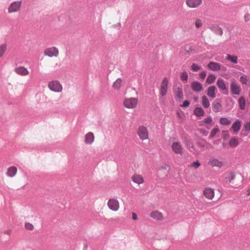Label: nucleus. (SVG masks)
<instances>
[{"label": "nucleus", "mask_w": 250, "mask_h": 250, "mask_svg": "<svg viewBox=\"0 0 250 250\" xmlns=\"http://www.w3.org/2000/svg\"><path fill=\"white\" fill-rule=\"evenodd\" d=\"M138 100L137 98H125L124 100L123 105L127 109H134L137 107Z\"/></svg>", "instance_id": "obj_1"}, {"label": "nucleus", "mask_w": 250, "mask_h": 250, "mask_svg": "<svg viewBox=\"0 0 250 250\" xmlns=\"http://www.w3.org/2000/svg\"><path fill=\"white\" fill-rule=\"evenodd\" d=\"M136 133L142 141L149 138V134L147 128L144 125H140L137 129Z\"/></svg>", "instance_id": "obj_2"}, {"label": "nucleus", "mask_w": 250, "mask_h": 250, "mask_svg": "<svg viewBox=\"0 0 250 250\" xmlns=\"http://www.w3.org/2000/svg\"><path fill=\"white\" fill-rule=\"evenodd\" d=\"M170 166L167 164H163L159 167L157 174L161 178L167 177L169 172Z\"/></svg>", "instance_id": "obj_3"}, {"label": "nucleus", "mask_w": 250, "mask_h": 250, "mask_svg": "<svg viewBox=\"0 0 250 250\" xmlns=\"http://www.w3.org/2000/svg\"><path fill=\"white\" fill-rule=\"evenodd\" d=\"M49 89L55 92H61L62 91V86L60 83L57 80L50 81L48 83Z\"/></svg>", "instance_id": "obj_4"}, {"label": "nucleus", "mask_w": 250, "mask_h": 250, "mask_svg": "<svg viewBox=\"0 0 250 250\" xmlns=\"http://www.w3.org/2000/svg\"><path fill=\"white\" fill-rule=\"evenodd\" d=\"M59 54V49L55 46L47 48L44 51V55L49 57H57Z\"/></svg>", "instance_id": "obj_5"}, {"label": "nucleus", "mask_w": 250, "mask_h": 250, "mask_svg": "<svg viewBox=\"0 0 250 250\" xmlns=\"http://www.w3.org/2000/svg\"><path fill=\"white\" fill-rule=\"evenodd\" d=\"M21 1L20 0L15 1L12 2L8 7V11L9 13H16L21 10Z\"/></svg>", "instance_id": "obj_6"}, {"label": "nucleus", "mask_w": 250, "mask_h": 250, "mask_svg": "<svg viewBox=\"0 0 250 250\" xmlns=\"http://www.w3.org/2000/svg\"><path fill=\"white\" fill-rule=\"evenodd\" d=\"M108 207L112 210L117 211L120 208L119 201L115 198H111L108 200L107 203Z\"/></svg>", "instance_id": "obj_7"}, {"label": "nucleus", "mask_w": 250, "mask_h": 250, "mask_svg": "<svg viewBox=\"0 0 250 250\" xmlns=\"http://www.w3.org/2000/svg\"><path fill=\"white\" fill-rule=\"evenodd\" d=\"M172 151L176 154L182 155L183 154V148L179 142H174L171 145Z\"/></svg>", "instance_id": "obj_8"}, {"label": "nucleus", "mask_w": 250, "mask_h": 250, "mask_svg": "<svg viewBox=\"0 0 250 250\" xmlns=\"http://www.w3.org/2000/svg\"><path fill=\"white\" fill-rule=\"evenodd\" d=\"M168 82V80L166 77L164 78L162 80L160 89V94L162 97L167 94Z\"/></svg>", "instance_id": "obj_9"}, {"label": "nucleus", "mask_w": 250, "mask_h": 250, "mask_svg": "<svg viewBox=\"0 0 250 250\" xmlns=\"http://www.w3.org/2000/svg\"><path fill=\"white\" fill-rule=\"evenodd\" d=\"M216 84L218 87L221 90L223 91V93L225 95L229 94V90L225 83L224 80L221 78H218Z\"/></svg>", "instance_id": "obj_10"}, {"label": "nucleus", "mask_w": 250, "mask_h": 250, "mask_svg": "<svg viewBox=\"0 0 250 250\" xmlns=\"http://www.w3.org/2000/svg\"><path fill=\"white\" fill-rule=\"evenodd\" d=\"M202 0H186V4L190 8H195L201 5Z\"/></svg>", "instance_id": "obj_11"}, {"label": "nucleus", "mask_w": 250, "mask_h": 250, "mask_svg": "<svg viewBox=\"0 0 250 250\" xmlns=\"http://www.w3.org/2000/svg\"><path fill=\"white\" fill-rule=\"evenodd\" d=\"M230 89L232 94L233 95H239L240 94L241 88L238 84H237L234 80L231 82Z\"/></svg>", "instance_id": "obj_12"}, {"label": "nucleus", "mask_w": 250, "mask_h": 250, "mask_svg": "<svg viewBox=\"0 0 250 250\" xmlns=\"http://www.w3.org/2000/svg\"><path fill=\"white\" fill-rule=\"evenodd\" d=\"M14 71L17 74L22 76H25L29 74V71L24 66L18 67L15 69Z\"/></svg>", "instance_id": "obj_13"}, {"label": "nucleus", "mask_w": 250, "mask_h": 250, "mask_svg": "<svg viewBox=\"0 0 250 250\" xmlns=\"http://www.w3.org/2000/svg\"><path fill=\"white\" fill-rule=\"evenodd\" d=\"M207 67L211 70L212 71H219L221 69V65L220 63L214 62H210L207 65Z\"/></svg>", "instance_id": "obj_14"}, {"label": "nucleus", "mask_w": 250, "mask_h": 250, "mask_svg": "<svg viewBox=\"0 0 250 250\" xmlns=\"http://www.w3.org/2000/svg\"><path fill=\"white\" fill-rule=\"evenodd\" d=\"M150 217L153 219L161 221L164 219V216L162 212L158 210H154L150 213Z\"/></svg>", "instance_id": "obj_15"}, {"label": "nucleus", "mask_w": 250, "mask_h": 250, "mask_svg": "<svg viewBox=\"0 0 250 250\" xmlns=\"http://www.w3.org/2000/svg\"><path fill=\"white\" fill-rule=\"evenodd\" d=\"M132 181L138 185L142 184L144 183V179L142 175L138 174H134L131 177Z\"/></svg>", "instance_id": "obj_16"}, {"label": "nucleus", "mask_w": 250, "mask_h": 250, "mask_svg": "<svg viewBox=\"0 0 250 250\" xmlns=\"http://www.w3.org/2000/svg\"><path fill=\"white\" fill-rule=\"evenodd\" d=\"M95 139V137L92 132L87 133L84 136V142L86 144H91Z\"/></svg>", "instance_id": "obj_17"}, {"label": "nucleus", "mask_w": 250, "mask_h": 250, "mask_svg": "<svg viewBox=\"0 0 250 250\" xmlns=\"http://www.w3.org/2000/svg\"><path fill=\"white\" fill-rule=\"evenodd\" d=\"M214 196V189L210 188H206L204 189V196L206 198L211 199Z\"/></svg>", "instance_id": "obj_18"}, {"label": "nucleus", "mask_w": 250, "mask_h": 250, "mask_svg": "<svg viewBox=\"0 0 250 250\" xmlns=\"http://www.w3.org/2000/svg\"><path fill=\"white\" fill-rule=\"evenodd\" d=\"M242 121L238 119L236 120L232 124L231 129L233 130V131L235 133H238L241 127Z\"/></svg>", "instance_id": "obj_19"}, {"label": "nucleus", "mask_w": 250, "mask_h": 250, "mask_svg": "<svg viewBox=\"0 0 250 250\" xmlns=\"http://www.w3.org/2000/svg\"><path fill=\"white\" fill-rule=\"evenodd\" d=\"M216 88L215 85H212L209 86L207 90V95L211 98H214L216 97L215 90Z\"/></svg>", "instance_id": "obj_20"}, {"label": "nucleus", "mask_w": 250, "mask_h": 250, "mask_svg": "<svg viewBox=\"0 0 250 250\" xmlns=\"http://www.w3.org/2000/svg\"><path fill=\"white\" fill-rule=\"evenodd\" d=\"M208 164L209 165L211 166L212 167H217L219 168L223 166V163L221 161H219L217 159H213L210 160L208 162Z\"/></svg>", "instance_id": "obj_21"}, {"label": "nucleus", "mask_w": 250, "mask_h": 250, "mask_svg": "<svg viewBox=\"0 0 250 250\" xmlns=\"http://www.w3.org/2000/svg\"><path fill=\"white\" fill-rule=\"evenodd\" d=\"M209 28L215 34L221 36L223 34V30L217 25H212Z\"/></svg>", "instance_id": "obj_22"}, {"label": "nucleus", "mask_w": 250, "mask_h": 250, "mask_svg": "<svg viewBox=\"0 0 250 250\" xmlns=\"http://www.w3.org/2000/svg\"><path fill=\"white\" fill-rule=\"evenodd\" d=\"M231 147H235L239 145V141L237 137L231 138L229 143Z\"/></svg>", "instance_id": "obj_23"}, {"label": "nucleus", "mask_w": 250, "mask_h": 250, "mask_svg": "<svg viewBox=\"0 0 250 250\" xmlns=\"http://www.w3.org/2000/svg\"><path fill=\"white\" fill-rule=\"evenodd\" d=\"M17 172V169L15 167H9L7 169V175L9 177H13L14 176Z\"/></svg>", "instance_id": "obj_24"}, {"label": "nucleus", "mask_w": 250, "mask_h": 250, "mask_svg": "<svg viewBox=\"0 0 250 250\" xmlns=\"http://www.w3.org/2000/svg\"><path fill=\"white\" fill-rule=\"evenodd\" d=\"M123 80L121 78L117 79L112 85V87L115 90H119L122 86Z\"/></svg>", "instance_id": "obj_25"}, {"label": "nucleus", "mask_w": 250, "mask_h": 250, "mask_svg": "<svg viewBox=\"0 0 250 250\" xmlns=\"http://www.w3.org/2000/svg\"><path fill=\"white\" fill-rule=\"evenodd\" d=\"M239 108L241 110H244L246 107V99L244 97L241 96L238 100Z\"/></svg>", "instance_id": "obj_26"}, {"label": "nucleus", "mask_w": 250, "mask_h": 250, "mask_svg": "<svg viewBox=\"0 0 250 250\" xmlns=\"http://www.w3.org/2000/svg\"><path fill=\"white\" fill-rule=\"evenodd\" d=\"M191 88L194 91H199L202 89V85L200 83L195 81L191 83Z\"/></svg>", "instance_id": "obj_27"}, {"label": "nucleus", "mask_w": 250, "mask_h": 250, "mask_svg": "<svg viewBox=\"0 0 250 250\" xmlns=\"http://www.w3.org/2000/svg\"><path fill=\"white\" fill-rule=\"evenodd\" d=\"M174 94L176 97L179 99H182L183 98V93L182 90L180 87H177L174 90Z\"/></svg>", "instance_id": "obj_28"}, {"label": "nucleus", "mask_w": 250, "mask_h": 250, "mask_svg": "<svg viewBox=\"0 0 250 250\" xmlns=\"http://www.w3.org/2000/svg\"><path fill=\"white\" fill-rule=\"evenodd\" d=\"M221 107V104L218 99H216L213 103V110L217 112Z\"/></svg>", "instance_id": "obj_29"}, {"label": "nucleus", "mask_w": 250, "mask_h": 250, "mask_svg": "<svg viewBox=\"0 0 250 250\" xmlns=\"http://www.w3.org/2000/svg\"><path fill=\"white\" fill-rule=\"evenodd\" d=\"M194 114L198 118L203 116V110L201 107H196L194 110Z\"/></svg>", "instance_id": "obj_30"}, {"label": "nucleus", "mask_w": 250, "mask_h": 250, "mask_svg": "<svg viewBox=\"0 0 250 250\" xmlns=\"http://www.w3.org/2000/svg\"><path fill=\"white\" fill-rule=\"evenodd\" d=\"M216 80V77L214 75L210 74L208 76L206 82L208 84H211L213 83Z\"/></svg>", "instance_id": "obj_31"}, {"label": "nucleus", "mask_w": 250, "mask_h": 250, "mask_svg": "<svg viewBox=\"0 0 250 250\" xmlns=\"http://www.w3.org/2000/svg\"><path fill=\"white\" fill-rule=\"evenodd\" d=\"M220 124L224 125H228L230 124L231 120L229 119L228 118L221 117L220 119Z\"/></svg>", "instance_id": "obj_32"}, {"label": "nucleus", "mask_w": 250, "mask_h": 250, "mask_svg": "<svg viewBox=\"0 0 250 250\" xmlns=\"http://www.w3.org/2000/svg\"><path fill=\"white\" fill-rule=\"evenodd\" d=\"M226 59L233 63H237L238 58L236 56L228 55Z\"/></svg>", "instance_id": "obj_33"}, {"label": "nucleus", "mask_w": 250, "mask_h": 250, "mask_svg": "<svg viewBox=\"0 0 250 250\" xmlns=\"http://www.w3.org/2000/svg\"><path fill=\"white\" fill-rule=\"evenodd\" d=\"M7 49V45L5 44H2L0 45V57H2Z\"/></svg>", "instance_id": "obj_34"}, {"label": "nucleus", "mask_w": 250, "mask_h": 250, "mask_svg": "<svg viewBox=\"0 0 250 250\" xmlns=\"http://www.w3.org/2000/svg\"><path fill=\"white\" fill-rule=\"evenodd\" d=\"M235 177V175L234 172H230L228 176L226 177V179L227 180L229 181V182L231 181L232 180H234Z\"/></svg>", "instance_id": "obj_35"}, {"label": "nucleus", "mask_w": 250, "mask_h": 250, "mask_svg": "<svg viewBox=\"0 0 250 250\" xmlns=\"http://www.w3.org/2000/svg\"><path fill=\"white\" fill-rule=\"evenodd\" d=\"M24 227L25 228L28 230L32 231L34 229V226L33 225L29 222L25 223Z\"/></svg>", "instance_id": "obj_36"}, {"label": "nucleus", "mask_w": 250, "mask_h": 250, "mask_svg": "<svg viewBox=\"0 0 250 250\" xmlns=\"http://www.w3.org/2000/svg\"><path fill=\"white\" fill-rule=\"evenodd\" d=\"M219 131L218 127H214L211 131L209 135V138H212L216 135V134Z\"/></svg>", "instance_id": "obj_37"}, {"label": "nucleus", "mask_w": 250, "mask_h": 250, "mask_svg": "<svg viewBox=\"0 0 250 250\" xmlns=\"http://www.w3.org/2000/svg\"><path fill=\"white\" fill-rule=\"evenodd\" d=\"M201 164L198 161L192 162L188 165V167L197 168L200 166Z\"/></svg>", "instance_id": "obj_38"}, {"label": "nucleus", "mask_w": 250, "mask_h": 250, "mask_svg": "<svg viewBox=\"0 0 250 250\" xmlns=\"http://www.w3.org/2000/svg\"><path fill=\"white\" fill-rule=\"evenodd\" d=\"M181 79L182 81H185L186 82L188 81V75L186 72H183L181 74Z\"/></svg>", "instance_id": "obj_39"}, {"label": "nucleus", "mask_w": 250, "mask_h": 250, "mask_svg": "<svg viewBox=\"0 0 250 250\" xmlns=\"http://www.w3.org/2000/svg\"><path fill=\"white\" fill-rule=\"evenodd\" d=\"M191 70L193 71H198L200 70L202 67L199 66L198 65H197L195 63H193L192 65L191 66Z\"/></svg>", "instance_id": "obj_40"}, {"label": "nucleus", "mask_w": 250, "mask_h": 250, "mask_svg": "<svg viewBox=\"0 0 250 250\" xmlns=\"http://www.w3.org/2000/svg\"><path fill=\"white\" fill-rule=\"evenodd\" d=\"M223 135H222V138L224 140L228 139L229 137V133L228 130H223L222 131Z\"/></svg>", "instance_id": "obj_41"}, {"label": "nucleus", "mask_w": 250, "mask_h": 250, "mask_svg": "<svg viewBox=\"0 0 250 250\" xmlns=\"http://www.w3.org/2000/svg\"><path fill=\"white\" fill-rule=\"evenodd\" d=\"M202 21L201 20L197 19L195 22V26L197 28L201 27L202 25Z\"/></svg>", "instance_id": "obj_42"}, {"label": "nucleus", "mask_w": 250, "mask_h": 250, "mask_svg": "<svg viewBox=\"0 0 250 250\" xmlns=\"http://www.w3.org/2000/svg\"><path fill=\"white\" fill-rule=\"evenodd\" d=\"M210 104L208 99L204 95V108H208Z\"/></svg>", "instance_id": "obj_43"}, {"label": "nucleus", "mask_w": 250, "mask_h": 250, "mask_svg": "<svg viewBox=\"0 0 250 250\" xmlns=\"http://www.w3.org/2000/svg\"><path fill=\"white\" fill-rule=\"evenodd\" d=\"M240 82L243 84H247L248 79L246 75H243L240 77Z\"/></svg>", "instance_id": "obj_44"}, {"label": "nucleus", "mask_w": 250, "mask_h": 250, "mask_svg": "<svg viewBox=\"0 0 250 250\" xmlns=\"http://www.w3.org/2000/svg\"><path fill=\"white\" fill-rule=\"evenodd\" d=\"M244 130L245 131H250V122H247L244 124Z\"/></svg>", "instance_id": "obj_45"}, {"label": "nucleus", "mask_w": 250, "mask_h": 250, "mask_svg": "<svg viewBox=\"0 0 250 250\" xmlns=\"http://www.w3.org/2000/svg\"><path fill=\"white\" fill-rule=\"evenodd\" d=\"M212 118L211 116H208L204 119V123L209 124L212 122Z\"/></svg>", "instance_id": "obj_46"}, {"label": "nucleus", "mask_w": 250, "mask_h": 250, "mask_svg": "<svg viewBox=\"0 0 250 250\" xmlns=\"http://www.w3.org/2000/svg\"><path fill=\"white\" fill-rule=\"evenodd\" d=\"M244 19L246 22L249 21L250 20V15L249 14H245Z\"/></svg>", "instance_id": "obj_47"}, {"label": "nucleus", "mask_w": 250, "mask_h": 250, "mask_svg": "<svg viewBox=\"0 0 250 250\" xmlns=\"http://www.w3.org/2000/svg\"><path fill=\"white\" fill-rule=\"evenodd\" d=\"M189 102L187 100H185L183 102V104L182 105V107H187L189 105Z\"/></svg>", "instance_id": "obj_48"}, {"label": "nucleus", "mask_w": 250, "mask_h": 250, "mask_svg": "<svg viewBox=\"0 0 250 250\" xmlns=\"http://www.w3.org/2000/svg\"><path fill=\"white\" fill-rule=\"evenodd\" d=\"M132 218L133 220H136L138 219L137 214L135 213H132Z\"/></svg>", "instance_id": "obj_49"}, {"label": "nucleus", "mask_w": 250, "mask_h": 250, "mask_svg": "<svg viewBox=\"0 0 250 250\" xmlns=\"http://www.w3.org/2000/svg\"><path fill=\"white\" fill-rule=\"evenodd\" d=\"M221 142V139H219L217 140H216L214 141V144L215 145H218L219 144V143Z\"/></svg>", "instance_id": "obj_50"}, {"label": "nucleus", "mask_w": 250, "mask_h": 250, "mask_svg": "<svg viewBox=\"0 0 250 250\" xmlns=\"http://www.w3.org/2000/svg\"><path fill=\"white\" fill-rule=\"evenodd\" d=\"M226 69H227L226 67V66H221V70H222V71H226Z\"/></svg>", "instance_id": "obj_51"}, {"label": "nucleus", "mask_w": 250, "mask_h": 250, "mask_svg": "<svg viewBox=\"0 0 250 250\" xmlns=\"http://www.w3.org/2000/svg\"><path fill=\"white\" fill-rule=\"evenodd\" d=\"M248 195H250V188L248 189Z\"/></svg>", "instance_id": "obj_52"}, {"label": "nucleus", "mask_w": 250, "mask_h": 250, "mask_svg": "<svg viewBox=\"0 0 250 250\" xmlns=\"http://www.w3.org/2000/svg\"><path fill=\"white\" fill-rule=\"evenodd\" d=\"M200 76L201 78H203V73H201L200 74Z\"/></svg>", "instance_id": "obj_53"}, {"label": "nucleus", "mask_w": 250, "mask_h": 250, "mask_svg": "<svg viewBox=\"0 0 250 250\" xmlns=\"http://www.w3.org/2000/svg\"><path fill=\"white\" fill-rule=\"evenodd\" d=\"M227 145V144H226L225 143L223 142V144H222V146L223 147H225Z\"/></svg>", "instance_id": "obj_54"}, {"label": "nucleus", "mask_w": 250, "mask_h": 250, "mask_svg": "<svg viewBox=\"0 0 250 250\" xmlns=\"http://www.w3.org/2000/svg\"><path fill=\"white\" fill-rule=\"evenodd\" d=\"M207 133H208V132H206L205 130H204V136L207 135Z\"/></svg>", "instance_id": "obj_55"}, {"label": "nucleus", "mask_w": 250, "mask_h": 250, "mask_svg": "<svg viewBox=\"0 0 250 250\" xmlns=\"http://www.w3.org/2000/svg\"><path fill=\"white\" fill-rule=\"evenodd\" d=\"M206 73L205 71H204V79L206 78Z\"/></svg>", "instance_id": "obj_56"}, {"label": "nucleus", "mask_w": 250, "mask_h": 250, "mask_svg": "<svg viewBox=\"0 0 250 250\" xmlns=\"http://www.w3.org/2000/svg\"><path fill=\"white\" fill-rule=\"evenodd\" d=\"M178 116L179 117H180V115L179 113H178Z\"/></svg>", "instance_id": "obj_57"}]
</instances>
